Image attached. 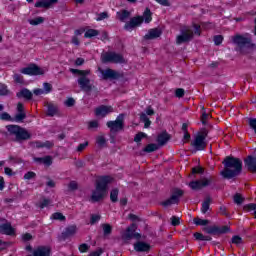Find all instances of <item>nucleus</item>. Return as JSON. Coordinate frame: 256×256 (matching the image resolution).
Listing matches in <instances>:
<instances>
[{
  "mask_svg": "<svg viewBox=\"0 0 256 256\" xmlns=\"http://www.w3.org/2000/svg\"><path fill=\"white\" fill-rule=\"evenodd\" d=\"M33 159L35 163H39L40 165H47V167H50V165H53V158L51 156L34 157Z\"/></svg>",
  "mask_w": 256,
  "mask_h": 256,
  "instance_id": "obj_25",
  "label": "nucleus"
},
{
  "mask_svg": "<svg viewBox=\"0 0 256 256\" xmlns=\"http://www.w3.org/2000/svg\"><path fill=\"white\" fill-rule=\"evenodd\" d=\"M140 121L144 123V128L149 129L151 127V120H149V117H147V114L141 113L140 114Z\"/></svg>",
  "mask_w": 256,
  "mask_h": 256,
  "instance_id": "obj_30",
  "label": "nucleus"
},
{
  "mask_svg": "<svg viewBox=\"0 0 256 256\" xmlns=\"http://www.w3.org/2000/svg\"><path fill=\"white\" fill-rule=\"evenodd\" d=\"M232 43H234V45H237L238 51H243V49H246V51L249 49H255V43H253V38L249 33H246V36H243L241 34L233 36Z\"/></svg>",
  "mask_w": 256,
  "mask_h": 256,
  "instance_id": "obj_5",
  "label": "nucleus"
},
{
  "mask_svg": "<svg viewBox=\"0 0 256 256\" xmlns=\"http://www.w3.org/2000/svg\"><path fill=\"white\" fill-rule=\"evenodd\" d=\"M70 73H73V75L80 76V78L78 79V85L80 86L82 91H85L86 93H91V91L95 89V86L91 85V80L87 78V75H89L91 71L70 68Z\"/></svg>",
  "mask_w": 256,
  "mask_h": 256,
  "instance_id": "obj_3",
  "label": "nucleus"
},
{
  "mask_svg": "<svg viewBox=\"0 0 256 256\" xmlns=\"http://www.w3.org/2000/svg\"><path fill=\"white\" fill-rule=\"evenodd\" d=\"M58 108L52 103L47 104V115L48 117H55L57 115Z\"/></svg>",
  "mask_w": 256,
  "mask_h": 256,
  "instance_id": "obj_27",
  "label": "nucleus"
},
{
  "mask_svg": "<svg viewBox=\"0 0 256 256\" xmlns=\"http://www.w3.org/2000/svg\"><path fill=\"white\" fill-rule=\"evenodd\" d=\"M35 177H37V174H35V172L33 171H29L24 175V179H35Z\"/></svg>",
  "mask_w": 256,
  "mask_h": 256,
  "instance_id": "obj_61",
  "label": "nucleus"
},
{
  "mask_svg": "<svg viewBox=\"0 0 256 256\" xmlns=\"http://www.w3.org/2000/svg\"><path fill=\"white\" fill-rule=\"evenodd\" d=\"M231 243L234 245H241L243 244V238H241L239 235H235L232 237Z\"/></svg>",
  "mask_w": 256,
  "mask_h": 256,
  "instance_id": "obj_43",
  "label": "nucleus"
},
{
  "mask_svg": "<svg viewBox=\"0 0 256 256\" xmlns=\"http://www.w3.org/2000/svg\"><path fill=\"white\" fill-rule=\"evenodd\" d=\"M45 21V18L43 17H37L35 19H31L28 20V23H30V25H41V23H43Z\"/></svg>",
  "mask_w": 256,
  "mask_h": 256,
  "instance_id": "obj_41",
  "label": "nucleus"
},
{
  "mask_svg": "<svg viewBox=\"0 0 256 256\" xmlns=\"http://www.w3.org/2000/svg\"><path fill=\"white\" fill-rule=\"evenodd\" d=\"M203 231L207 233L208 235H227V233H231V227L225 225V226H218V225H213V226H207L203 228Z\"/></svg>",
  "mask_w": 256,
  "mask_h": 256,
  "instance_id": "obj_10",
  "label": "nucleus"
},
{
  "mask_svg": "<svg viewBox=\"0 0 256 256\" xmlns=\"http://www.w3.org/2000/svg\"><path fill=\"white\" fill-rule=\"evenodd\" d=\"M30 147H32L33 149H43V142L41 141L30 142Z\"/></svg>",
  "mask_w": 256,
  "mask_h": 256,
  "instance_id": "obj_44",
  "label": "nucleus"
},
{
  "mask_svg": "<svg viewBox=\"0 0 256 256\" xmlns=\"http://www.w3.org/2000/svg\"><path fill=\"white\" fill-rule=\"evenodd\" d=\"M112 179L111 176H100L96 180V187L92 191L90 198L92 203H99V201H103L107 197V186L111 183Z\"/></svg>",
  "mask_w": 256,
  "mask_h": 256,
  "instance_id": "obj_2",
  "label": "nucleus"
},
{
  "mask_svg": "<svg viewBox=\"0 0 256 256\" xmlns=\"http://www.w3.org/2000/svg\"><path fill=\"white\" fill-rule=\"evenodd\" d=\"M224 169L220 172L223 179H234L239 177V174L243 171V161L233 156H226L222 161Z\"/></svg>",
  "mask_w": 256,
  "mask_h": 256,
  "instance_id": "obj_1",
  "label": "nucleus"
},
{
  "mask_svg": "<svg viewBox=\"0 0 256 256\" xmlns=\"http://www.w3.org/2000/svg\"><path fill=\"white\" fill-rule=\"evenodd\" d=\"M213 41H214L215 45L219 46L223 43V36L222 35H216V36H214Z\"/></svg>",
  "mask_w": 256,
  "mask_h": 256,
  "instance_id": "obj_53",
  "label": "nucleus"
},
{
  "mask_svg": "<svg viewBox=\"0 0 256 256\" xmlns=\"http://www.w3.org/2000/svg\"><path fill=\"white\" fill-rule=\"evenodd\" d=\"M105 253V250L103 248H98L96 251L89 254V256H101Z\"/></svg>",
  "mask_w": 256,
  "mask_h": 256,
  "instance_id": "obj_59",
  "label": "nucleus"
},
{
  "mask_svg": "<svg viewBox=\"0 0 256 256\" xmlns=\"http://www.w3.org/2000/svg\"><path fill=\"white\" fill-rule=\"evenodd\" d=\"M113 53L114 52H105L101 55L102 63H113Z\"/></svg>",
  "mask_w": 256,
  "mask_h": 256,
  "instance_id": "obj_28",
  "label": "nucleus"
},
{
  "mask_svg": "<svg viewBox=\"0 0 256 256\" xmlns=\"http://www.w3.org/2000/svg\"><path fill=\"white\" fill-rule=\"evenodd\" d=\"M20 73H22L23 75L37 76L45 75V70L39 67L37 64L31 63L28 65V67L22 68L20 70Z\"/></svg>",
  "mask_w": 256,
  "mask_h": 256,
  "instance_id": "obj_12",
  "label": "nucleus"
},
{
  "mask_svg": "<svg viewBox=\"0 0 256 256\" xmlns=\"http://www.w3.org/2000/svg\"><path fill=\"white\" fill-rule=\"evenodd\" d=\"M99 71L104 81H117V79H123V74L111 68H107L105 70L99 68Z\"/></svg>",
  "mask_w": 256,
  "mask_h": 256,
  "instance_id": "obj_11",
  "label": "nucleus"
},
{
  "mask_svg": "<svg viewBox=\"0 0 256 256\" xmlns=\"http://www.w3.org/2000/svg\"><path fill=\"white\" fill-rule=\"evenodd\" d=\"M212 201H213V199H211V196H207L204 199V201L202 203V208H201V212L203 213V215H205V213H207V211H209Z\"/></svg>",
  "mask_w": 256,
  "mask_h": 256,
  "instance_id": "obj_26",
  "label": "nucleus"
},
{
  "mask_svg": "<svg viewBox=\"0 0 256 256\" xmlns=\"http://www.w3.org/2000/svg\"><path fill=\"white\" fill-rule=\"evenodd\" d=\"M55 143H53V141H46V142H42V149H51L52 147H54Z\"/></svg>",
  "mask_w": 256,
  "mask_h": 256,
  "instance_id": "obj_58",
  "label": "nucleus"
},
{
  "mask_svg": "<svg viewBox=\"0 0 256 256\" xmlns=\"http://www.w3.org/2000/svg\"><path fill=\"white\" fill-rule=\"evenodd\" d=\"M159 145L155 143L148 144L144 149V153H153L154 151H158Z\"/></svg>",
  "mask_w": 256,
  "mask_h": 256,
  "instance_id": "obj_32",
  "label": "nucleus"
},
{
  "mask_svg": "<svg viewBox=\"0 0 256 256\" xmlns=\"http://www.w3.org/2000/svg\"><path fill=\"white\" fill-rule=\"evenodd\" d=\"M194 238L196 239V241H205V235L199 232L194 233Z\"/></svg>",
  "mask_w": 256,
  "mask_h": 256,
  "instance_id": "obj_63",
  "label": "nucleus"
},
{
  "mask_svg": "<svg viewBox=\"0 0 256 256\" xmlns=\"http://www.w3.org/2000/svg\"><path fill=\"white\" fill-rule=\"evenodd\" d=\"M233 199L236 205H243V201H245V198H243L239 193H236Z\"/></svg>",
  "mask_w": 256,
  "mask_h": 256,
  "instance_id": "obj_39",
  "label": "nucleus"
},
{
  "mask_svg": "<svg viewBox=\"0 0 256 256\" xmlns=\"http://www.w3.org/2000/svg\"><path fill=\"white\" fill-rule=\"evenodd\" d=\"M118 197H119V189L117 188L112 189V191L110 192V201H112V203H117V201H119Z\"/></svg>",
  "mask_w": 256,
  "mask_h": 256,
  "instance_id": "obj_34",
  "label": "nucleus"
},
{
  "mask_svg": "<svg viewBox=\"0 0 256 256\" xmlns=\"http://www.w3.org/2000/svg\"><path fill=\"white\" fill-rule=\"evenodd\" d=\"M134 249L137 253H147L151 251V245L146 242L138 241L134 244Z\"/></svg>",
  "mask_w": 256,
  "mask_h": 256,
  "instance_id": "obj_19",
  "label": "nucleus"
},
{
  "mask_svg": "<svg viewBox=\"0 0 256 256\" xmlns=\"http://www.w3.org/2000/svg\"><path fill=\"white\" fill-rule=\"evenodd\" d=\"M197 173L199 175H203V173H205V169H203V167H201V166L192 168V175H195Z\"/></svg>",
  "mask_w": 256,
  "mask_h": 256,
  "instance_id": "obj_47",
  "label": "nucleus"
},
{
  "mask_svg": "<svg viewBox=\"0 0 256 256\" xmlns=\"http://www.w3.org/2000/svg\"><path fill=\"white\" fill-rule=\"evenodd\" d=\"M110 113H113V106L100 105L94 110V115L96 117H101V119L105 118V116Z\"/></svg>",
  "mask_w": 256,
  "mask_h": 256,
  "instance_id": "obj_14",
  "label": "nucleus"
},
{
  "mask_svg": "<svg viewBox=\"0 0 256 256\" xmlns=\"http://www.w3.org/2000/svg\"><path fill=\"white\" fill-rule=\"evenodd\" d=\"M101 216L97 214H92L90 219V225H95L98 221H100Z\"/></svg>",
  "mask_w": 256,
  "mask_h": 256,
  "instance_id": "obj_50",
  "label": "nucleus"
},
{
  "mask_svg": "<svg viewBox=\"0 0 256 256\" xmlns=\"http://www.w3.org/2000/svg\"><path fill=\"white\" fill-rule=\"evenodd\" d=\"M151 15H153V13H151V9L146 8L143 16H136L131 18L130 21L126 22L124 25V29H126V31H133V29L141 27V25H143V21H145V23H151L153 19Z\"/></svg>",
  "mask_w": 256,
  "mask_h": 256,
  "instance_id": "obj_4",
  "label": "nucleus"
},
{
  "mask_svg": "<svg viewBox=\"0 0 256 256\" xmlns=\"http://www.w3.org/2000/svg\"><path fill=\"white\" fill-rule=\"evenodd\" d=\"M194 223H195V225L205 226V225H209V220H203L201 218H194Z\"/></svg>",
  "mask_w": 256,
  "mask_h": 256,
  "instance_id": "obj_45",
  "label": "nucleus"
},
{
  "mask_svg": "<svg viewBox=\"0 0 256 256\" xmlns=\"http://www.w3.org/2000/svg\"><path fill=\"white\" fill-rule=\"evenodd\" d=\"M171 140V135L167 133V131L162 132L161 134L158 135L156 141L158 147H163V145H167V142Z\"/></svg>",
  "mask_w": 256,
  "mask_h": 256,
  "instance_id": "obj_22",
  "label": "nucleus"
},
{
  "mask_svg": "<svg viewBox=\"0 0 256 256\" xmlns=\"http://www.w3.org/2000/svg\"><path fill=\"white\" fill-rule=\"evenodd\" d=\"M13 79L15 83H23V76L21 74H14Z\"/></svg>",
  "mask_w": 256,
  "mask_h": 256,
  "instance_id": "obj_64",
  "label": "nucleus"
},
{
  "mask_svg": "<svg viewBox=\"0 0 256 256\" xmlns=\"http://www.w3.org/2000/svg\"><path fill=\"white\" fill-rule=\"evenodd\" d=\"M96 143H97L98 147L103 149V147H106V145H107V139H105L104 136H98L96 138Z\"/></svg>",
  "mask_w": 256,
  "mask_h": 256,
  "instance_id": "obj_36",
  "label": "nucleus"
},
{
  "mask_svg": "<svg viewBox=\"0 0 256 256\" xmlns=\"http://www.w3.org/2000/svg\"><path fill=\"white\" fill-rule=\"evenodd\" d=\"M108 18H109V13L101 12L100 14H98L96 21H103V19H108Z\"/></svg>",
  "mask_w": 256,
  "mask_h": 256,
  "instance_id": "obj_57",
  "label": "nucleus"
},
{
  "mask_svg": "<svg viewBox=\"0 0 256 256\" xmlns=\"http://www.w3.org/2000/svg\"><path fill=\"white\" fill-rule=\"evenodd\" d=\"M80 253H87L89 251V246L85 243L79 246Z\"/></svg>",
  "mask_w": 256,
  "mask_h": 256,
  "instance_id": "obj_62",
  "label": "nucleus"
},
{
  "mask_svg": "<svg viewBox=\"0 0 256 256\" xmlns=\"http://www.w3.org/2000/svg\"><path fill=\"white\" fill-rule=\"evenodd\" d=\"M135 231H137V224H132L131 226L126 228L125 233L122 234V239H124L125 241H131V239H137L139 241V239H141V234Z\"/></svg>",
  "mask_w": 256,
  "mask_h": 256,
  "instance_id": "obj_13",
  "label": "nucleus"
},
{
  "mask_svg": "<svg viewBox=\"0 0 256 256\" xmlns=\"http://www.w3.org/2000/svg\"><path fill=\"white\" fill-rule=\"evenodd\" d=\"M52 201L49 198L42 197V200L39 202L40 209H45V207H49Z\"/></svg>",
  "mask_w": 256,
  "mask_h": 256,
  "instance_id": "obj_37",
  "label": "nucleus"
},
{
  "mask_svg": "<svg viewBox=\"0 0 256 256\" xmlns=\"http://www.w3.org/2000/svg\"><path fill=\"white\" fill-rule=\"evenodd\" d=\"M54 5H57V0H39L35 3V7L44 9H51Z\"/></svg>",
  "mask_w": 256,
  "mask_h": 256,
  "instance_id": "obj_21",
  "label": "nucleus"
},
{
  "mask_svg": "<svg viewBox=\"0 0 256 256\" xmlns=\"http://www.w3.org/2000/svg\"><path fill=\"white\" fill-rule=\"evenodd\" d=\"M147 138V135L145 134V132H138L135 137H134V141L135 143H141L142 139Z\"/></svg>",
  "mask_w": 256,
  "mask_h": 256,
  "instance_id": "obj_42",
  "label": "nucleus"
},
{
  "mask_svg": "<svg viewBox=\"0 0 256 256\" xmlns=\"http://www.w3.org/2000/svg\"><path fill=\"white\" fill-rule=\"evenodd\" d=\"M64 105L66 107H75V100L73 99V97H70L64 102Z\"/></svg>",
  "mask_w": 256,
  "mask_h": 256,
  "instance_id": "obj_54",
  "label": "nucleus"
},
{
  "mask_svg": "<svg viewBox=\"0 0 256 256\" xmlns=\"http://www.w3.org/2000/svg\"><path fill=\"white\" fill-rule=\"evenodd\" d=\"M77 233V226L70 225L65 228V230L61 234V239L65 241L66 239H69V237H73Z\"/></svg>",
  "mask_w": 256,
  "mask_h": 256,
  "instance_id": "obj_17",
  "label": "nucleus"
},
{
  "mask_svg": "<svg viewBox=\"0 0 256 256\" xmlns=\"http://www.w3.org/2000/svg\"><path fill=\"white\" fill-rule=\"evenodd\" d=\"M192 147H194V151H205L207 147V142L203 140L202 136H196L194 141L191 142Z\"/></svg>",
  "mask_w": 256,
  "mask_h": 256,
  "instance_id": "obj_16",
  "label": "nucleus"
},
{
  "mask_svg": "<svg viewBox=\"0 0 256 256\" xmlns=\"http://www.w3.org/2000/svg\"><path fill=\"white\" fill-rule=\"evenodd\" d=\"M162 34H163V31H161V29L159 28L150 29L148 33L144 36V39L146 41H151L153 39H157L161 37Z\"/></svg>",
  "mask_w": 256,
  "mask_h": 256,
  "instance_id": "obj_18",
  "label": "nucleus"
},
{
  "mask_svg": "<svg viewBox=\"0 0 256 256\" xmlns=\"http://www.w3.org/2000/svg\"><path fill=\"white\" fill-rule=\"evenodd\" d=\"M27 118V114L25 112H18L14 118H12L13 121L16 123H23L25 119Z\"/></svg>",
  "mask_w": 256,
  "mask_h": 256,
  "instance_id": "obj_33",
  "label": "nucleus"
},
{
  "mask_svg": "<svg viewBox=\"0 0 256 256\" xmlns=\"http://www.w3.org/2000/svg\"><path fill=\"white\" fill-rule=\"evenodd\" d=\"M175 96L178 97V99H181L182 97H185V89L178 88L175 90Z\"/></svg>",
  "mask_w": 256,
  "mask_h": 256,
  "instance_id": "obj_49",
  "label": "nucleus"
},
{
  "mask_svg": "<svg viewBox=\"0 0 256 256\" xmlns=\"http://www.w3.org/2000/svg\"><path fill=\"white\" fill-rule=\"evenodd\" d=\"M211 183H215V177L209 176L208 178H203L202 180H195L189 183L190 189L193 191H201L204 187H209Z\"/></svg>",
  "mask_w": 256,
  "mask_h": 256,
  "instance_id": "obj_9",
  "label": "nucleus"
},
{
  "mask_svg": "<svg viewBox=\"0 0 256 256\" xmlns=\"http://www.w3.org/2000/svg\"><path fill=\"white\" fill-rule=\"evenodd\" d=\"M244 164L247 167L248 171L256 173V157L248 156L244 159Z\"/></svg>",
  "mask_w": 256,
  "mask_h": 256,
  "instance_id": "obj_20",
  "label": "nucleus"
},
{
  "mask_svg": "<svg viewBox=\"0 0 256 256\" xmlns=\"http://www.w3.org/2000/svg\"><path fill=\"white\" fill-rule=\"evenodd\" d=\"M191 39H193V31L191 30L182 31L181 35H178L176 37V43L177 45H182V43H189Z\"/></svg>",
  "mask_w": 256,
  "mask_h": 256,
  "instance_id": "obj_15",
  "label": "nucleus"
},
{
  "mask_svg": "<svg viewBox=\"0 0 256 256\" xmlns=\"http://www.w3.org/2000/svg\"><path fill=\"white\" fill-rule=\"evenodd\" d=\"M44 87V93H51L53 91V86L51 84H49L48 82H45L43 84Z\"/></svg>",
  "mask_w": 256,
  "mask_h": 256,
  "instance_id": "obj_52",
  "label": "nucleus"
},
{
  "mask_svg": "<svg viewBox=\"0 0 256 256\" xmlns=\"http://www.w3.org/2000/svg\"><path fill=\"white\" fill-rule=\"evenodd\" d=\"M0 233L2 235H15V229L11 223H4L0 225Z\"/></svg>",
  "mask_w": 256,
  "mask_h": 256,
  "instance_id": "obj_23",
  "label": "nucleus"
},
{
  "mask_svg": "<svg viewBox=\"0 0 256 256\" xmlns=\"http://www.w3.org/2000/svg\"><path fill=\"white\" fill-rule=\"evenodd\" d=\"M184 193L185 192L183 190H181L179 188H175L172 191V195L170 196V198L161 202L160 205H162V207H171V205H178L179 201H180L181 197L184 195Z\"/></svg>",
  "mask_w": 256,
  "mask_h": 256,
  "instance_id": "obj_7",
  "label": "nucleus"
},
{
  "mask_svg": "<svg viewBox=\"0 0 256 256\" xmlns=\"http://www.w3.org/2000/svg\"><path fill=\"white\" fill-rule=\"evenodd\" d=\"M244 209H246V211H256V204L255 203H250L244 206Z\"/></svg>",
  "mask_w": 256,
  "mask_h": 256,
  "instance_id": "obj_60",
  "label": "nucleus"
},
{
  "mask_svg": "<svg viewBox=\"0 0 256 256\" xmlns=\"http://www.w3.org/2000/svg\"><path fill=\"white\" fill-rule=\"evenodd\" d=\"M101 227L103 229L104 237H109V235L113 233V227L111 226V224L105 223V224H102Z\"/></svg>",
  "mask_w": 256,
  "mask_h": 256,
  "instance_id": "obj_29",
  "label": "nucleus"
},
{
  "mask_svg": "<svg viewBox=\"0 0 256 256\" xmlns=\"http://www.w3.org/2000/svg\"><path fill=\"white\" fill-rule=\"evenodd\" d=\"M68 188L70 189V191H77L79 189V185L75 181H71L68 184Z\"/></svg>",
  "mask_w": 256,
  "mask_h": 256,
  "instance_id": "obj_55",
  "label": "nucleus"
},
{
  "mask_svg": "<svg viewBox=\"0 0 256 256\" xmlns=\"http://www.w3.org/2000/svg\"><path fill=\"white\" fill-rule=\"evenodd\" d=\"M6 129L9 135L15 136L14 141H16L17 143H21V141H28V139H31V133H29V131L19 125H7Z\"/></svg>",
  "mask_w": 256,
  "mask_h": 256,
  "instance_id": "obj_6",
  "label": "nucleus"
},
{
  "mask_svg": "<svg viewBox=\"0 0 256 256\" xmlns=\"http://www.w3.org/2000/svg\"><path fill=\"white\" fill-rule=\"evenodd\" d=\"M99 127V121L94 120L88 123V129H97Z\"/></svg>",
  "mask_w": 256,
  "mask_h": 256,
  "instance_id": "obj_56",
  "label": "nucleus"
},
{
  "mask_svg": "<svg viewBox=\"0 0 256 256\" xmlns=\"http://www.w3.org/2000/svg\"><path fill=\"white\" fill-rule=\"evenodd\" d=\"M180 224H181V220L179 219V217H177V216L171 217V225L173 227H177V225H180Z\"/></svg>",
  "mask_w": 256,
  "mask_h": 256,
  "instance_id": "obj_51",
  "label": "nucleus"
},
{
  "mask_svg": "<svg viewBox=\"0 0 256 256\" xmlns=\"http://www.w3.org/2000/svg\"><path fill=\"white\" fill-rule=\"evenodd\" d=\"M0 119L2 121H13V118L11 117V115L7 112H3L2 114H0Z\"/></svg>",
  "mask_w": 256,
  "mask_h": 256,
  "instance_id": "obj_48",
  "label": "nucleus"
},
{
  "mask_svg": "<svg viewBox=\"0 0 256 256\" xmlns=\"http://www.w3.org/2000/svg\"><path fill=\"white\" fill-rule=\"evenodd\" d=\"M51 219H54L55 221H65L66 218L63 213L55 212L52 214Z\"/></svg>",
  "mask_w": 256,
  "mask_h": 256,
  "instance_id": "obj_40",
  "label": "nucleus"
},
{
  "mask_svg": "<svg viewBox=\"0 0 256 256\" xmlns=\"http://www.w3.org/2000/svg\"><path fill=\"white\" fill-rule=\"evenodd\" d=\"M99 35V31L96 29H89L85 32L84 37L87 39H91V37H97Z\"/></svg>",
  "mask_w": 256,
  "mask_h": 256,
  "instance_id": "obj_35",
  "label": "nucleus"
},
{
  "mask_svg": "<svg viewBox=\"0 0 256 256\" xmlns=\"http://www.w3.org/2000/svg\"><path fill=\"white\" fill-rule=\"evenodd\" d=\"M124 119V114L118 115L115 121H108L106 123L107 128L110 129L112 133H119V131H123V129L125 128Z\"/></svg>",
  "mask_w": 256,
  "mask_h": 256,
  "instance_id": "obj_8",
  "label": "nucleus"
},
{
  "mask_svg": "<svg viewBox=\"0 0 256 256\" xmlns=\"http://www.w3.org/2000/svg\"><path fill=\"white\" fill-rule=\"evenodd\" d=\"M112 63L123 64V63H127V61H125V58L123 57V55L113 52Z\"/></svg>",
  "mask_w": 256,
  "mask_h": 256,
  "instance_id": "obj_31",
  "label": "nucleus"
},
{
  "mask_svg": "<svg viewBox=\"0 0 256 256\" xmlns=\"http://www.w3.org/2000/svg\"><path fill=\"white\" fill-rule=\"evenodd\" d=\"M16 97H18V99H27V101H31V99H33V92L27 88H23L16 93Z\"/></svg>",
  "mask_w": 256,
  "mask_h": 256,
  "instance_id": "obj_24",
  "label": "nucleus"
},
{
  "mask_svg": "<svg viewBox=\"0 0 256 256\" xmlns=\"http://www.w3.org/2000/svg\"><path fill=\"white\" fill-rule=\"evenodd\" d=\"M117 15L120 21H125V19H128V17H130L131 12L127 10H123L122 12H117Z\"/></svg>",
  "mask_w": 256,
  "mask_h": 256,
  "instance_id": "obj_38",
  "label": "nucleus"
},
{
  "mask_svg": "<svg viewBox=\"0 0 256 256\" xmlns=\"http://www.w3.org/2000/svg\"><path fill=\"white\" fill-rule=\"evenodd\" d=\"M0 95L1 96H7L9 95V89H7V85L0 84Z\"/></svg>",
  "mask_w": 256,
  "mask_h": 256,
  "instance_id": "obj_46",
  "label": "nucleus"
}]
</instances>
